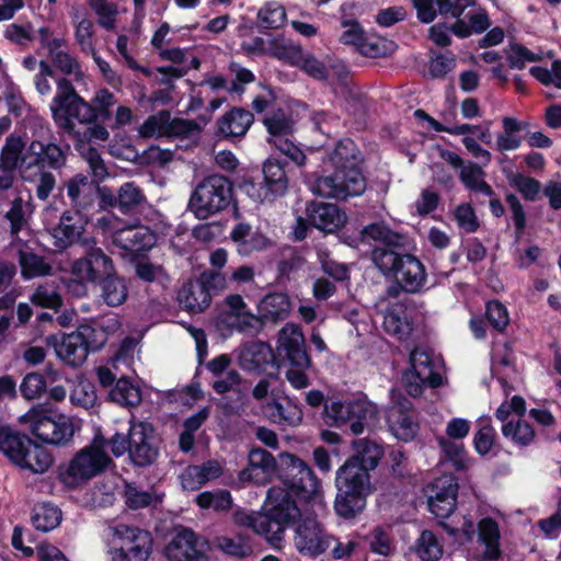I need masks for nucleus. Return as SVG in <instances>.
<instances>
[{"label":"nucleus","instance_id":"obj_45","mask_svg":"<svg viewBox=\"0 0 561 561\" xmlns=\"http://www.w3.org/2000/svg\"><path fill=\"white\" fill-rule=\"evenodd\" d=\"M110 399L123 407H135L141 402V390L127 378L117 380L110 391Z\"/></svg>","mask_w":561,"mask_h":561},{"label":"nucleus","instance_id":"obj_49","mask_svg":"<svg viewBox=\"0 0 561 561\" xmlns=\"http://www.w3.org/2000/svg\"><path fill=\"white\" fill-rule=\"evenodd\" d=\"M502 434L514 444L525 446L534 440L535 432L525 420L514 419L502 425Z\"/></svg>","mask_w":561,"mask_h":561},{"label":"nucleus","instance_id":"obj_59","mask_svg":"<svg viewBox=\"0 0 561 561\" xmlns=\"http://www.w3.org/2000/svg\"><path fill=\"white\" fill-rule=\"evenodd\" d=\"M30 299L34 305L43 308L56 309L61 305V297L53 283L39 285Z\"/></svg>","mask_w":561,"mask_h":561},{"label":"nucleus","instance_id":"obj_62","mask_svg":"<svg viewBox=\"0 0 561 561\" xmlns=\"http://www.w3.org/2000/svg\"><path fill=\"white\" fill-rule=\"evenodd\" d=\"M438 444L445 456L453 462L457 470L466 468L467 457L462 443L446 437H439Z\"/></svg>","mask_w":561,"mask_h":561},{"label":"nucleus","instance_id":"obj_3","mask_svg":"<svg viewBox=\"0 0 561 561\" xmlns=\"http://www.w3.org/2000/svg\"><path fill=\"white\" fill-rule=\"evenodd\" d=\"M344 463L336 471V486L339 495L335 500V511L342 517H354L366 506V497L371 494L373 486L369 481V473Z\"/></svg>","mask_w":561,"mask_h":561},{"label":"nucleus","instance_id":"obj_46","mask_svg":"<svg viewBox=\"0 0 561 561\" xmlns=\"http://www.w3.org/2000/svg\"><path fill=\"white\" fill-rule=\"evenodd\" d=\"M272 358L270 346L262 342L251 343L241 351L240 363L247 369H259Z\"/></svg>","mask_w":561,"mask_h":561},{"label":"nucleus","instance_id":"obj_42","mask_svg":"<svg viewBox=\"0 0 561 561\" xmlns=\"http://www.w3.org/2000/svg\"><path fill=\"white\" fill-rule=\"evenodd\" d=\"M263 411L268 420L280 425L296 426L302 420V412L298 407L283 405L277 401L268 402Z\"/></svg>","mask_w":561,"mask_h":561},{"label":"nucleus","instance_id":"obj_43","mask_svg":"<svg viewBox=\"0 0 561 561\" xmlns=\"http://www.w3.org/2000/svg\"><path fill=\"white\" fill-rule=\"evenodd\" d=\"M263 175L266 185L274 196H283L288 188V178L284 164L275 159H267L263 164Z\"/></svg>","mask_w":561,"mask_h":561},{"label":"nucleus","instance_id":"obj_38","mask_svg":"<svg viewBox=\"0 0 561 561\" xmlns=\"http://www.w3.org/2000/svg\"><path fill=\"white\" fill-rule=\"evenodd\" d=\"M33 211L34 207L31 196L27 199L18 196L12 201L9 210L4 215L5 219L10 222V233L12 237H18L19 232L28 226Z\"/></svg>","mask_w":561,"mask_h":561},{"label":"nucleus","instance_id":"obj_41","mask_svg":"<svg viewBox=\"0 0 561 561\" xmlns=\"http://www.w3.org/2000/svg\"><path fill=\"white\" fill-rule=\"evenodd\" d=\"M65 41L54 39L48 44V53L53 64L65 75H75L76 78L83 76L80 65L75 57L62 49Z\"/></svg>","mask_w":561,"mask_h":561},{"label":"nucleus","instance_id":"obj_10","mask_svg":"<svg viewBox=\"0 0 561 561\" xmlns=\"http://www.w3.org/2000/svg\"><path fill=\"white\" fill-rule=\"evenodd\" d=\"M114 271L112 260L100 249H91L84 256L71 264V279L67 284L68 290L77 296L87 295L88 284H95Z\"/></svg>","mask_w":561,"mask_h":561},{"label":"nucleus","instance_id":"obj_61","mask_svg":"<svg viewBox=\"0 0 561 561\" xmlns=\"http://www.w3.org/2000/svg\"><path fill=\"white\" fill-rule=\"evenodd\" d=\"M217 547L227 554L244 558L252 553L251 545L241 536H221L216 539Z\"/></svg>","mask_w":561,"mask_h":561},{"label":"nucleus","instance_id":"obj_21","mask_svg":"<svg viewBox=\"0 0 561 561\" xmlns=\"http://www.w3.org/2000/svg\"><path fill=\"white\" fill-rule=\"evenodd\" d=\"M207 542L191 529L178 531L164 548L169 561H207Z\"/></svg>","mask_w":561,"mask_h":561},{"label":"nucleus","instance_id":"obj_26","mask_svg":"<svg viewBox=\"0 0 561 561\" xmlns=\"http://www.w3.org/2000/svg\"><path fill=\"white\" fill-rule=\"evenodd\" d=\"M88 220L78 210L65 211L56 227L51 230L54 245L59 250H65L79 241Z\"/></svg>","mask_w":561,"mask_h":561},{"label":"nucleus","instance_id":"obj_6","mask_svg":"<svg viewBox=\"0 0 561 561\" xmlns=\"http://www.w3.org/2000/svg\"><path fill=\"white\" fill-rule=\"evenodd\" d=\"M324 415L335 426L350 423L351 432L360 435L376 425L379 411L366 396H359L353 400H334L327 403Z\"/></svg>","mask_w":561,"mask_h":561},{"label":"nucleus","instance_id":"obj_48","mask_svg":"<svg viewBox=\"0 0 561 561\" xmlns=\"http://www.w3.org/2000/svg\"><path fill=\"white\" fill-rule=\"evenodd\" d=\"M61 520L60 510L49 503H43L34 508L32 523L34 527L42 531L55 529Z\"/></svg>","mask_w":561,"mask_h":561},{"label":"nucleus","instance_id":"obj_36","mask_svg":"<svg viewBox=\"0 0 561 561\" xmlns=\"http://www.w3.org/2000/svg\"><path fill=\"white\" fill-rule=\"evenodd\" d=\"M71 19L75 27V39L81 51L89 55L95 53V26L93 21L85 12L78 9L72 11Z\"/></svg>","mask_w":561,"mask_h":561},{"label":"nucleus","instance_id":"obj_25","mask_svg":"<svg viewBox=\"0 0 561 561\" xmlns=\"http://www.w3.org/2000/svg\"><path fill=\"white\" fill-rule=\"evenodd\" d=\"M278 350L284 352L291 364L300 368H308L310 359L305 350V337L299 325L286 323L278 334Z\"/></svg>","mask_w":561,"mask_h":561},{"label":"nucleus","instance_id":"obj_31","mask_svg":"<svg viewBox=\"0 0 561 561\" xmlns=\"http://www.w3.org/2000/svg\"><path fill=\"white\" fill-rule=\"evenodd\" d=\"M274 468V457L263 449L255 448L249 453V466L240 472L239 479L242 482L264 483Z\"/></svg>","mask_w":561,"mask_h":561},{"label":"nucleus","instance_id":"obj_32","mask_svg":"<svg viewBox=\"0 0 561 561\" xmlns=\"http://www.w3.org/2000/svg\"><path fill=\"white\" fill-rule=\"evenodd\" d=\"M478 542L483 546L482 561H496L502 556L501 530L497 522L483 517L478 523Z\"/></svg>","mask_w":561,"mask_h":561},{"label":"nucleus","instance_id":"obj_47","mask_svg":"<svg viewBox=\"0 0 561 561\" xmlns=\"http://www.w3.org/2000/svg\"><path fill=\"white\" fill-rule=\"evenodd\" d=\"M415 553L422 561H438L443 556V545L430 530H423L415 541Z\"/></svg>","mask_w":561,"mask_h":561},{"label":"nucleus","instance_id":"obj_13","mask_svg":"<svg viewBox=\"0 0 561 561\" xmlns=\"http://www.w3.org/2000/svg\"><path fill=\"white\" fill-rule=\"evenodd\" d=\"M216 325L219 330L229 333H250L260 327V318L251 310L241 295L230 294L221 302L216 317Z\"/></svg>","mask_w":561,"mask_h":561},{"label":"nucleus","instance_id":"obj_34","mask_svg":"<svg viewBox=\"0 0 561 561\" xmlns=\"http://www.w3.org/2000/svg\"><path fill=\"white\" fill-rule=\"evenodd\" d=\"M355 455L351 457L345 463L353 462L352 466L368 473L369 470L375 469L379 460L383 456V450L377 443L360 438L353 442Z\"/></svg>","mask_w":561,"mask_h":561},{"label":"nucleus","instance_id":"obj_30","mask_svg":"<svg viewBox=\"0 0 561 561\" xmlns=\"http://www.w3.org/2000/svg\"><path fill=\"white\" fill-rule=\"evenodd\" d=\"M222 472V465L217 460L188 466L180 474L181 485L184 490L196 491L206 483L218 479Z\"/></svg>","mask_w":561,"mask_h":561},{"label":"nucleus","instance_id":"obj_7","mask_svg":"<svg viewBox=\"0 0 561 561\" xmlns=\"http://www.w3.org/2000/svg\"><path fill=\"white\" fill-rule=\"evenodd\" d=\"M96 227L112 238L113 244L130 253L148 251L157 241L156 233L147 226L126 224L113 213L98 218Z\"/></svg>","mask_w":561,"mask_h":561},{"label":"nucleus","instance_id":"obj_16","mask_svg":"<svg viewBox=\"0 0 561 561\" xmlns=\"http://www.w3.org/2000/svg\"><path fill=\"white\" fill-rule=\"evenodd\" d=\"M94 329L89 325H81L77 331L58 339L49 335L46 339L48 345L54 346L56 355L65 363L78 366L82 364L90 350H95L91 341Z\"/></svg>","mask_w":561,"mask_h":561},{"label":"nucleus","instance_id":"obj_53","mask_svg":"<svg viewBox=\"0 0 561 561\" xmlns=\"http://www.w3.org/2000/svg\"><path fill=\"white\" fill-rule=\"evenodd\" d=\"M89 125L82 133L76 129L75 133H69L76 141L77 150H87L91 148L89 146L91 141H107L110 138V131L104 125L96 122Z\"/></svg>","mask_w":561,"mask_h":561},{"label":"nucleus","instance_id":"obj_60","mask_svg":"<svg viewBox=\"0 0 561 561\" xmlns=\"http://www.w3.org/2000/svg\"><path fill=\"white\" fill-rule=\"evenodd\" d=\"M39 146L42 150H39L38 154L34 158L33 167H44L48 165L50 168L57 169L64 165L65 163V153L64 151L55 144H43L39 141Z\"/></svg>","mask_w":561,"mask_h":561},{"label":"nucleus","instance_id":"obj_44","mask_svg":"<svg viewBox=\"0 0 561 561\" xmlns=\"http://www.w3.org/2000/svg\"><path fill=\"white\" fill-rule=\"evenodd\" d=\"M127 293L125 280L116 276L114 271L102 278L101 297L106 305L111 307L121 306L125 302Z\"/></svg>","mask_w":561,"mask_h":561},{"label":"nucleus","instance_id":"obj_12","mask_svg":"<svg viewBox=\"0 0 561 561\" xmlns=\"http://www.w3.org/2000/svg\"><path fill=\"white\" fill-rule=\"evenodd\" d=\"M357 164L358 162L352 161L348 168L335 170L334 174L318 179L312 192L322 197L336 199L362 195L366 190V180Z\"/></svg>","mask_w":561,"mask_h":561},{"label":"nucleus","instance_id":"obj_35","mask_svg":"<svg viewBox=\"0 0 561 561\" xmlns=\"http://www.w3.org/2000/svg\"><path fill=\"white\" fill-rule=\"evenodd\" d=\"M252 122L253 116L250 112L236 107L218 119V133L224 137H241L245 135Z\"/></svg>","mask_w":561,"mask_h":561},{"label":"nucleus","instance_id":"obj_28","mask_svg":"<svg viewBox=\"0 0 561 561\" xmlns=\"http://www.w3.org/2000/svg\"><path fill=\"white\" fill-rule=\"evenodd\" d=\"M307 216L313 227L327 233L335 232L347 220L346 214L337 205L329 203H311Z\"/></svg>","mask_w":561,"mask_h":561},{"label":"nucleus","instance_id":"obj_5","mask_svg":"<svg viewBox=\"0 0 561 561\" xmlns=\"http://www.w3.org/2000/svg\"><path fill=\"white\" fill-rule=\"evenodd\" d=\"M19 421L26 425L36 438L50 445H65L71 440L75 433L69 416L42 405L30 409L19 417Z\"/></svg>","mask_w":561,"mask_h":561},{"label":"nucleus","instance_id":"obj_58","mask_svg":"<svg viewBox=\"0 0 561 561\" xmlns=\"http://www.w3.org/2000/svg\"><path fill=\"white\" fill-rule=\"evenodd\" d=\"M145 202L144 193L133 182H127L119 187L117 206L123 213H129Z\"/></svg>","mask_w":561,"mask_h":561},{"label":"nucleus","instance_id":"obj_55","mask_svg":"<svg viewBox=\"0 0 561 561\" xmlns=\"http://www.w3.org/2000/svg\"><path fill=\"white\" fill-rule=\"evenodd\" d=\"M402 307H397L388 310L383 316L385 331L398 340H403L411 331V324L405 317H402Z\"/></svg>","mask_w":561,"mask_h":561},{"label":"nucleus","instance_id":"obj_9","mask_svg":"<svg viewBox=\"0 0 561 561\" xmlns=\"http://www.w3.org/2000/svg\"><path fill=\"white\" fill-rule=\"evenodd\" d=\"M54 122L65 131L75 133V121L87 124L88 101L81 98L66 78L56 81V93L49 105Z\"/></svg>","mask_w":561,"mask_h":561},{"label":"nucleus","instance_id":"obj_50","mask_svg":"<svg viewBox=\"0 0 561 561\" xmlns=\"http://www.w3.org/2000/svg\"><path fill=\"white\" fill-rule=\"evenodd\" d=\"M460 180L471 191L482 193L486 196L492 194V188L484 181V171L474 163L465 164L460 170Z\"/></svg>","mask_w":561,"mask_h":561},{"label":"nucleus","instance_id":"obj_14","mask_svg":"<svg viewBox=\"0 0 561 561\" xmlns=\"http://www.w3.org/2000/svg\"><path fill=\"white\" fill-rule=\"evenodd\" d=\"M411 368L402 375V383L412 397H420L425 387L437 388L443 383V377L434 370L432 354L421 347L410 354Z\"/></svg>","mask_w":561,"mask_h":561},{"label":"nucleus","instance_id":"obj_17","mask_svg":"<svg viewBox=\"0 0 561 561\" xmlns=\"http://www.w3.org/2000/svg\"><path fill=\"white\" fill-rule=\"evenodd\" d=\"M222 289L225 277L215 272L203 273L199 279L185 284L178 295L179 304L191 313H199L209 307V288Z\"/></svg>","mask_w":561,"mask_h":561},{"label":"nucleus","instance_id":"obj_39","mask_svg":"<svg viewBox=\"0 0 561 561\" xmlns=\"http://www.w3.org/2000/svg\"><path fill=\"white\" fill-rule=\"evenodd\" d=\"M117 103V99L108 89L101 88L94 92L91 101L88 102L87 124L105 121L112 115V107Z\"/></svg>","mask_w":561,"mask_h":561},{"label":"nucleus","instance_id":"obj_19","mask_svg":"<svg viewBox=\"0 0 561 561\" xmlns=\"http://www.w3.org/2000/svg\"><path fill=\"white\" fill-rule=\"evenodd\" d=\"M264 124L271 135L270 142L296 164L304 165L306 154L288 138L293 131L294 122L285 113L277 112L265 117Z\"/></svg>","mask_w":561,"mask_h":561},{"label":"nucleus","instance_id":"obj_57","mask_svg":"<svg viewBox=\"0 0 561 561\" xmlns=\"http://www.w3.org/2000/svg\"><path fill=\"white\" fill-rule=\"evenodd\" d=\"M195 501L201 508H213L217 512L228 511L232 505L231 494L226 490L202 492L196 496Z\"/></svg>","mask_w":561,"mask_h":561},{"label":"nucleus","instance_id":"obj_20","mask_svg":"<svg viewBox=\"0 0 561 561\" xmlns=\"http://www.w3.org/2000/svg\"><path fill=\"white\" fill-rule=\"evenodd\" d=\"M334 541H336L335 538L312 517H306L298 524L294 538L297 550L308 557L322 554Z\"/></svg>","mask_w":561,"mask_h":561},{"label":"nucleus","instance_id":"obj_27","mask_svg":"<svg viewBox=\"0 0 561 561\" xmlns=\"http://www.w3.org/2000/svg\"><path fill=\"white\" fill-rule=\"evenodd\" d=\"M416 10L417 19L422 23H431L437 12L450 14L454 18L461 16L463 11L473 4L472 0H411Z\"/></svg>","mask_w":561,"mask_h":561},{"label":"nucleus","instance_id":"obj_15","mask_svg":"<svg viewBox=\"0 0 561 561\" xmlns=\"http://www.w3.org/2000/svg\"><path fill=\"white\" fill-rule=\"evenodd\" d=\"M138 133L145 138L182 137L197 139L201 134L199 126L187 119L171 118L168 111L149 116L138 128Z\"/></svg>","mask_w":561,"mask_h":561},{"label":"nucleus","instance_id":"obj_64","mask_svg":"<svg viewBox=\"0 0 561 561\" xmlns=\"http://www.w3.org/2000/svg\"><path fill=\"white\" fill-rule=\"evenodd\" d=\"M479 425L480 428L473 438L474 448L480 455H485L493 446L495 430L491 426L489 417H481Z\"/></svg>","mask_w":561,"mask_h":561},{"label":"nucleus","instance_id":"obj_63","mask_svg":"<svg viewBox=\"0 0 561 561\" xmlns=\"http://www.w3.org/2000/svg\"><path fill=\"white\" fill-rule=\"evenodd\" d=\"M330 161L336 170L348 168L352 161L355 163L358 162L355 156L354 142L350 139L340 141L335 146L333 153L330 156Z\"/></svg>","mask_w":561,"mask_h":561},{"label":"nucleus","instance_id":"obj_29","mask_svg":"<svg viewBox=\"0 0 561 561\" xmlns=\"http://www.w3.org/2000/svg\"><path fill=\"white\" fill-rule=\"evenodd\" d=\"M398 284L408 293H417L426 282V274L423 264L413 255H403L393 275Z\"/></svg>","mask_w":561,"mask_h":561},{"label":"nucleus","instance_id":"obj_1","mask_svg":"<svg viewBox=\"0 0 561 561\" xmlns=\"http://www.w3.org/2000/svg\"><path fill=\"white\" fill-rule=\"evenodd\" d=\"M280 466L291 480L284 481L268 490L266 513L237 512L234 520L263 536L273 547H279L288 524L300 516L298 502L310 504L314 514L324 511L320 481L312 470L299 458L289 453L279 455Z\"/></svg>","mask_w":561,"mask_h":561},{"label":"nucleus","instance_id":"obj_33","mask_svg":"<svg viewBox=\"0 0 561 561\" xmlns=\"http://www.w3.org/2000/svg\"><path fill=\"white\" fill-rule=\"evenodd\" d=\"M291 304L286 294L272 293L264 296L257 304L260 325L264 321L278 322L288 317Z\"/></svg>","mask_w":561,"mask_h":561},{"label":"nucleus","instance_id":"obj_8","mask_svg":"<svg viewBox=\"0 0 561 561\" xmlns=\"http://www.w3.org/2000/svg\"><path fill=\"white\" fill-rule=\"evenodd\" d=\"M232 199V184L220 175L206 178L194 190L190 209L198 219H207L227 208Z\"/></svg>","mask_w":561,"mask_h":561},{"label":"nucleus","instance_id":"obj_51","mask_svg":"<svg viewBox=\"0 0 561 561\" xmlns=\"http://www.w3.org/2000/svg\"><path fill=\"white\" fill-rule=\"evenodd\" d=\"M35 170H28L22 174L24 181L35 185L36 196L45 201L50 195L55 187V178L50 172L43 171L39 167H34Z\"/></svg>","mask_w":561,"mask_h":561},{"label":"nucleus","instance_id":"obj_40","mask_svg":"<svg viewBox=\"0 0 561 561\" xmlns=\"http://www.w3.org/2000/svg\"><path fill=\"white\" fill-rule=\"evenodd\" d=\"M256 21L262 30H279L287 22L286 9L276 0L266 1L259 9Z\"/></svg>","mask_w":561,"mask_h":561},{"label":"nucleus","instance_id":"obj_22","mask_svg":"<svg viewBox=\"0 0 561 561\" xmlns=\"http://www.w3.org/2000/svg\"><path fill=\"white\" fill-rule=\"evenodd\" d=\"M458 482L453 474H444L427 486V505L438 518L448 517L456 508Z\"/></svg>","mask_w":561,"mask_h":561},{"label":"nucleus","instance_id":"obj_37","mask_svg":"<svg viewBox=\"0 0 561 561\" xmlns=\"http://www.w3.org/2000/svg\"><path fill=\"white\" fill-rule=\"evenodd\" d=\"M266 54L290 66H300L302 48L283 36H273L267 42Z\"/></svg>","mask_w":561,"mask_h":561},{"label":"nucleus","instance_id":"obj_2","mask_svg":"<svg viewBox=\"0 0 561 561\" xmlns=\"http://www.w3.org/2000/svg\"><path fill=\"white\" fill-rule=\"evenodd\" d=\"M105 444L103 436H95L91 444L79 449L58 467L59 481L68 489H79L104 472L112 463Z\"/></svg>","mask_w":561,"mask_h":561},{"label":"nucleus","instance_id":"obj_18","mask_svg":"<svg viewBox=\"0 0 561 561\" xmlns=\"http://www.w3.org/2000/svg\"><path fill=\"white\" fill-rule=\"evenodd\" d=\"M128 455L137 466L152 463L158 455V439L154 428L147 422L131 423L128 432Z\"/></svg>","mask_w":561,"mask_h":561},{"label":"nucleus","instance_id":"obj_24","mask_svg":"<svg viewBox=\"0 0 561 561\" xmlns=\"http://www.w3.org/2000/svg\"><path fill=\"white\" fill-rule=\"evenodd\" d=\"M392 405L387 412V422L391 433L401 440L409 442L417 433V423L411 403L403 399L396 390L391 391Z\"/></svg>","mask_w":561,"mask_h":561},{"label":"nucleus","instance_id":"obj_56","mask_svg":"<svg viewBox=\"0 0 561 561\" xmlns=\"http://www.w3.org/2000/svg\"><path fill=\"white\" fill-rule=\"evenodd\" d=\"M20 265L24 278H34L50 274L51 266L41 256L20 251Z\"/></svg>","mask_w":561,"mask_h":561},{"label":"nucleus","instance_id":"obj_52","mask_svg":"<svg viewBox=\"0 0 561 561\" xmlns=\"http://www.w3.org/2000/svg\"><path fill=\"white\" fill-rule=\"evenodd\" d=\"M88 4L94 12L98 23L105 30H114L116 26L118 7L108 0H88Z\"/></svg>","mask_w":561,"mask_h":561},{"label":"nucleus","instance_id":"obj_11","mask_svg":"<svg viewBox=\"0 0 561 561\" xmlns=\"http://www.w3.org/2000/svg\"><path fill=\"white\" fill-rule=\"evenodd\" d=\"M112 561H147L151 553L152 540L149 533L124 524L110 528Z\"/></svg>","mask_w":561,"mask_h":561},{"label":"nucleus","instance_id":"obj_4","mask_svg":"<svg viewBox=\"0 0 561 561\" xmlns=\"http://www.w3.org/2000/svg\"><path fill=\"white\" fill-rule=\"evenodd\" d=\"M0 450L15 466L36 474L45 473L54 462L46 448L9 428H0Z\"/></svg>","mask_w":561,"mask_h":561},{"label":"nucleus","instance_id":"obj_54","mask_svg":"<svg viewBox=\"0 0 561 561\" xmlns=\"http://www.w3.org/2000/svg\"><path fill=\"white\" fill-rule=\"evenodd\" d=\"M394 48L396 45L392 41L379 36L366 35L357 51L369 58H380L391 55Z\"/></svg>","mask_w":561,"mask_h":561},{"label":"nucleus","instance_id":"obj_23","mask_svg":"<svg viewBox=\"0 0 561 561\" xmlns=\"http://www.w3.org/2000/svg\"><path fill=\"white\" fill-rule=\"evenodd\" d=\"M39 150H42L39 141H33L26 148L21 137L11 135L5 139L1 149L0 163L12 172L18 169L21 174H24V172L33 169L34 157L38 154Z\"/></svg>","mask_w":561,"mask_h":561}]
</instances>
